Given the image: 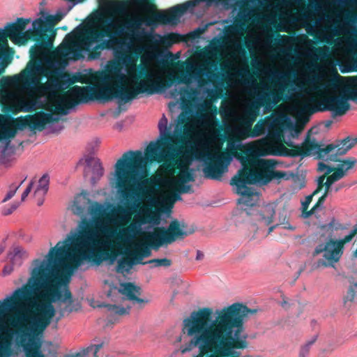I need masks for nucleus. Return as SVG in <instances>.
I'll return each instance as SVG.
<instances>
[{
    "instance_id": "nucleus-1",
    "label": "nucleus",
    "mask_w": 357,
    "mask_h": 357,
    "mask_svg": "<svg viewBox=\"0 0 357 357\" xmlns=\"http://www.w3.org/2000/svg\"><path fill=\"white\" fill-rule=\"evenodd\" d=\"M92 225L82 219L78 231L63 241H59L41 261L36 259L35 266L26 284L15 289L10 296L0 301V324L9 321L16 330L17 337L23 347L26 357H45L41 351L40 336L56 314L52 305L59 302V317L56 321L81 309L67 287L73 271L84 260H92L96 264L102 261H114L116 254L102 252L104 257L93 253L97 244ZM13 351L10 336H0V357H10Z\"/></svg>"
},
{
    "instance_id": "nucleus-2",
    "label": "nucleus",
    "mask_w": 357,
    "mask_h": 357,
    "mask_svg": "<svg viewBox=\"0 0 357 357\" xmlns=\"http://www.w3.org/2000/svg\"><path fill=\"white\" fill-rule=\"evenodd\" d=\"M142 8L146 15L142 18L129 17L124 22L113 17L115 15H125L129 7V0H98L99 5L109 15L102 17L98 28L77 27L68 33L62 43L53 51L55 59L66 62L78 61L88 52L90 59H97L103 50H113L116 58L124 63L131 61V56L126 53L131 43L142 39L143 32L138 29L142 24L146 26L167 24L176 21L188 9V3L170 8L166 13L157 11L153 0H132Z\"/></svg>"
},
{
    "instance_id": "nucleus-3",
    "label": "nucleus",
    "mask_w": 357,
    "mask_h": 357,
    "mask_svg": "<svg viewBox=\"0 0 357 357\" xmlns=\"http://www.w3.org/2000/svg\"><path fill=\"white\" fill-rule=\"evenodd\" d=\"M257 310L236 303L221 310L202 307L192 311L183 321L182 332L190 339L180 347L182 354L198 349L194 357H250L242 355L250 343L245 331V319Z\"/></svg>"
},
{
    "instance_id": "nucleus-4",
    "label": "nucleus",
    "mask_w": 357,
    "mask_h": 357,
    "mask_svg": "<svg viewBox=\"0 0 357 357\" xmlns=\"http://www.w3.org/2000/svg\"><path fill=\"white\" fill-rule=\"evenodd\" d=\"M167 119L163 114L158 123L160 138L151 141L145 149L144 155L141 151H128L123 154L115 165L116 186L120 197L128 204L139 207L141 202L148 199L150 191L146 187L150 181L144 178L148 162H157L170 158V155H180L181 148L167 127Z\"/></svg>"
},
{
    "instance_id": "nucleus-5",
    "label": "nucleus",
    "mask_w": 357,
    "mask_h": 357,
    "mask_svg": "<svg viewBox=\"0 0 357 357\" xmlns=\"http://www.w3.org/2000/svg\"><path fill=\"white\" fill-rule=\"evenodd\" d=\"M33 66L38 75L47 78L46 83L38 86V91L54 96L57 94L62 95L61 101L55 108L50 109V111L62 115L68 114L70 109L79 104L87 103L91 100L105 102L118 98L121 102L126 103L135 98L138 94L146 93L152 95L155 91L153 86L148 84L149 80L139 82L132 91L121 86H117L116 90L113 92L112 88L108 86H72L77 82H84L80 75H70L50 66H43L40 65V61L37 60L33 61Z\"/></svg>"
},
{
    "instance_id": "nucleus-6",
    "label": "nucleus",
    "mask_w": 357,
    "mask_h": 357,
    "mask_svg": "<svg viewBox=\"0 0 357 357\" xmlns=\"http://www.w3.org/2000/svg\"><path fill=\"white\" fill-rule=\"evenodd\" d=\"M228 149L207 153L203 172L206 178L220 180L227 167L235 157L243 167L238 170L231 180L230 184L237 188V194L245 197H252L254 192L248 184H255L263 181L266 183L273 178H283L286 174L282 171L269 170L271 160L260 158L252 146L236 144L228 142Z\"/></svg>"
},
{
    "instance_id": "nucleus-7",
    "label": "nucleus",
    "mask_w": 357,
    "mask_h": 357,
    "mask_svg": "<svg viewBox=\"0 0 357 357\" xmlns=\"http://www.w3.org/2000/svg\"><path fill=\"white\" fill-rule=\"evenodd\" d=\"M88 221V220H86ZM92 225L96 238L98 241L97 244L93 248V252L99 254L102 257V252L109 250L117 255V252L110 249L114 246L112 240L117 241H131L139 236H144L147 243L153 249H158L164 245H169L178 239H183L190 234H193L194 230L185 231L184 229L186 225L184 222H180L174 219L169 223L167 228L164 227H155L152 232H144L142 230V225L151 224L158 226L161 222V211L153 210L148 206H142L140 213L135 215L133 220L126 228L117 231L116 229L107 227L100 226L99 230L105 237L106 240H100L97 234V228Z\"/></svg>"
},
{
    "instance_id": "nucleus-8",
    "label": "nucleus",
    "mask_w": 357,
    "mask_h": 357,
    "mask_svg": "<svg viewBox=\"0 0 357 357\" xmlns=\"http://www.w3.org/2000/svg\"><path fill=\"white\" fill-rule=\"evenodd\" d=\"M61 14L47 15L44 19L39 17L32 22V29L25 30L30 19L18 17L15 22L7 23L0 29V76L12 62L15 50L10 47L8 39L18 46L24 45L29 40L35 44L29 52L31 61H40L53 47L56 35L55 25L61 20Z\"/></svg>"
},
{
    "instance_id": "nucleus-9",
    "label": "nucleus",
    "mask_w": 357,
    "mask_h": 357,
    "mask_svg": "<svg viewBox=\"0 0 357 357\" xmlns=\"http://www.w3.org/2000/svg\"><path fill=\"white\" fill-rule=\"evenodd\" d=\"M121 66L119 63L113 61L109 66L108 73L105 74L101 78L103 84L102 86H108L112 88V91H115L117 89V86H123L126 89L132 91L138 86L139 83L145 80L148 81L149 86H153L155 93L157 91L158 86L163 89H167L171 87L174 83H183L188 84L191 82V77L192 74L190 73L191 69H194L192 71L193 75H200L203 70L198 68H194L192 66H190V70L186 72H181L180 75L170 73L167 75L165 79L158 84L153 80V74L150 72L148 66L146 64L141 63L137 66V74H135L133 77L137 80L135 86L129 89L126 86L123 84L125 79V75L121 73Z\"/></svg>"
},
{
    "instance_id": "nucleus-10",
    "label": "nucleus",
    "mask_w": 357,
    "mask_h": 357,
    "mask_svg": "<svg viewBox=\"0 0 357 357\" xmlns=\"http://www.w3.org/2000/svg\"><path fill=\"white\" fill-rule=\"evenodd\" d=\"M37 75L38 73L33 66V61L21 73L20 81L22 88L27 91L28 100L15 90H4L1 93L0 106L3 114L11 116L20 112H30L38 99L45 95V92H40L36 89L42 84Z\"/></svg>"
},
{
    "instance_id": "nucleus-11",
    "label": "nucleus",
    "mask_w": 357,
    "mask_h": 357,
    "mask_svg": "<svg viewBox=\"0 0 357 357\" xmlns=\"http://www.w3.org/2000/svg\"><path fill=\"white\" fill-rule=\"evenodd\" d=\"M357 144V139L347 137L337 144H329L321 147L314 139H307L301 145H295L292 142L287 143L289 148H283L280 155L288 157H305L310 155L316 159L327 162L340 161V157L345 155Z\"/></svg>"
},
{
    "instance_id": "nucleus-12",
    "label": "nucleus",
    "mask_w": 357,
    "mask_h": 357,
    "mask_svg": "<svg viewBox=\"0 0 357 357\" xmlns=\"http://www.w3.org/2000/svg\"><path fill=\"white\" fill-rule=\"evenodd\" d=\"M349 100L357 101V79L353 86L346 88L338 94H330L324 96L319 106L311 107L305 104L302 110L310 114L330 111L332 112L333 118L341 116L350 109Z\"/></svg>"
},
{
    "instance_id": "nucleus-13",
    "label": "nucleus",
    "mask_w": 357,
    "mask_h": 357,
    "mask_svg": "<svg viewBox=\"0 0 357 357\" xmlns=\"http://www.w3.org/2000/svg\"><path fill=\"white\" fill-rule=\"evenodd\" d=\"M284 90L283 87H280L277 91L259 93L257 95V100L249 105L245 111V116L248 119V121L246 123L245 138L257 137L264 133L265 128L262 123L258 122L252 128V124L258 116L260 107L277 104L282 100Z\"/></svg>"
},
{
    "instance_id": "nucleus-14",
    "label": "nucleus",
    "mask_w": 357,
    "mask_h": 357,
    "mask_svg": "<svg viewBox=\"0 0 357 357\" xmlns=\"http://www.w3.org/2000/svg\"><path fill=\"white\" fill-rule=\"evenodd\" d=\"M356 234L357 227H354L350 233L343 238L335 240L329 238L324 244L321 243L316 246L312 252V256L316 257L321 253H324V255L323 258L318 259L313 264L312 269L315 270L322 267L334 268L335 264L340 261L343 255L344 245L350 242Z\"/></svg>"
},
{
    "instance_id": "nucleus-15",
    "label": "nucleus",
    "mask_w": 357,
    "mask_h": 357,
    "mask_svg": "<svg viewBox=\"0 0 357 357\" xmlns=\"http://www.w3.org/2000/svg\"><path fill=\"white\" fill-rule=\"evenodd\" d=\"M162 167L168 172H174L178 169L177 178L169 181V188H175L176 191L181 193H192L191 185H187L188 182L195 180V170L190 167V163L184 158H181L180 155H172V157L165 159L161 162Z\"/></svg>"
},
{
    "instance_id": "nucleus-16",
    "label": "nucleus",
    "mask_w": 357,
    "mask_h": 357,
    "mask_svg": "<svg viewBox=\"0 0 357 357\" xmlns=\"http://www.w3.org/2000/svg\"><path fill=\"white\" fill-rule=\"evenodd\" d=\"M61 101V98L54 105H51L47 107V109L50 113H47L43 111L36 112L34 114H27L24 116V121L21 124V126L24 127V130L26 128H29L31 130H38L43 131L47 123L58 122L59 121V117L53 116V114H56L50 110L52 108H55V106Z\"/></svg>"
},
{
    "instance_id": "nucleus-17",
    "label": "nucleus",
    "mask_w": 357,
    "mask_h": 357,
    "mask_svg": "<svg viewBox=\"0 0 357 357\" xmlns=\"http://www.w3.org/2000/svg\"><path fill=\"white\" fill-rule=\"evenodd\" d=\"M24 116L17 118L12 117L8 114H0V142L13 139L17 132V130H24V127L21 124L24 121Z\"/></svg>"
},
{
    "instance_id": "nucleus-18",
    "label": "nucleus",
    "mask_w": 357,
    "mask_h": 357,
    "mask_svg": "<svg viewBox=\"0 0 357 357\" xmlns=\"http://www.w3.org/2000/svg\"><path fill=\"white\" fill-rule=\"evenodd\" d=\"M87 204H91L86 208L85 206L80 205L77 202H75L72 207V211L74 214L79 216H84L85 213L88 211L93 218H98L105 213V209L101 204L94 202H91L89 199H86Z\"/></svg>"
},
{
    "instance_id": "nucleus-19",
    "label": "nucleus",
    "mask_w": 357,
    "mask_h": 357,
    "mask_svg": "<svg viewBox=\"0 0 357 357\" xmlns=\"http://www.w3.org/2000/svg\"><path fill=\"white\" fill-rule=\"evenodd\" d=\"M119 292L125 296V299L134 303L142 304L146 303L145 300L139 298L142 293L141 288L132 282L121 283Z\"/></svg>"
},
{
    "instance_id": "nucleus-20",
    "label": "nucleus",
    "mask_w": 357,
    "mask_h": 357,
    "mask_svg": "<svg viewBox=\"0 0 357 357\" xmlns=\"http://www.w3.org/2000/svg\"><path fill=\"white\" fill-rule=\"evenodd\" d=\"M85 162L86 167L84 169V176L86 177L91 173V182L94 185L102 176L104 169L98 158L89 157L86 158Z\"/></svg>"
},
{
    "instance_id": "nucleus-21",
    "label": "nucleus",
    "mask_w": 357,
    "mask_h": 357,
    "mask_svg": "<svg viewBox=\"0 0 357 357\" xmlns=\"http://www.w3.org/2000/svg\"><path fill=\"white\" fill-rule=\"evenodd\" d=\"M339 164L332 172H337L340 174L339 178L342 179L347 175L348 172L353 169L357 163V160L354 157L347 158L337 161Z\"/></svg>"
},
{
    "instance_id": "nucleus-22",
    "label": "nucleus",
    "mask_w": 357,
    "mask_h": 357,
    "mask_svg": "<svg viewBox=\"0 0 357 357\" xmlns=\"http://www.w3.org/2000/svg\"><path fill=\"white\" fill-rule=\"evenodd\" d=\"M278 223L280 226L284 229H288L291 231H294L296 229V227L291 225L289 220L290 218V213L288 211V205L286 203H284L281 207L278 209Z\"/></svg>"
},
{
    "instance_id": "nucleus-23",
    "label": "nucleus",
    "mask_w": 357,
    "mask_h": 357,
    "mask_svg": "<svg viewBox=\"0 0 357 357\" xmlns=\"http://www.w3.org/2000/svg\"><path fill=\"white\" fill-rule=\"evenodd\" d=\"M342 300L344 307L347 309L357 303V281L350 284Z\"/></svg>"
},
{
    "instance_id": "nucleus-24",
    "label": "nucleus",
    "mask_w": 357,
    "mask_h": 357,
    "mask_svg": "<svg viewBox=\"0 0 357 357\" xmlns=\"http://www.w3.org/2000/svg\"><path fill=\"white\" fill-rule=\"evenodd\" d=\"M130 255L132 257L136 264H149L148 261H142V259L144 257H149L151 255V251L147 245L141 244Z\"/></svg>"
},
{
    "instance_id": "nucleus-25",
    "label": "nucleus",
    "mask_w": 357,
    "mask_h": 357,
    "mask_svg": "<svg viewBox=\"0 0 357 357\" xmlns=\"http://www.w3.org/2000/svg\"><path fill=\"white\" fill-rule=\"evenodd\" d=\"M25 255V252L20 247H14L12 250L9 251L8 258L13 265L20 266L22 264L23 257Z\"/></svg>"
},
{
    "instance_id": "nucleus-26",
    "label": "nucleus",
    "mask_w": 357,
    "mask_h": 357,
    "mask_svg": "<svg viewBox=\"0 0 357 357\" xmlns=\"http://www.w3.org/2000/svg\"><path fill=\"white\" fill-rule=\"evenodd\" d=\"M103 344H98L95 345H91L90 347H88L86 349H82V351L77 352L72 355H68L66 357H85L86 355H88L90 352H93L94 357H98V352L100 351V349L102 347Z\"/></svg>"
},
{
    "instance_id": "nucleus-27",
    "label": "nucleus",
    "mask_w": 357,
    "mask_h": 357,
    "mask_svg": "<svg viewBox=\"0 0 357 357\" xmlns=\"http://www.w3.org/2000/svg\"><path fill=\"white\" fill-rule=\"evenodd\" d=\"M50 178L48 175L44 174L38 181V185L34 192V195L38 196L41 194L43 197L48 191Z\"/></svg>"
},
{
    "instance_id": "nucleus-28",
    "label": "nucleus",
    "mask_w": 357,
    "mask_h": 357,
    "mask_svg": "<svg viewBox=\"0 0 357 357\" xmlns=\"http://www.w3.org/2000/svg\"><path fill=\"white\" fill-rule=\"evenodd\" d=\"M134 264H136V263L132 257L120 259L117 263L116 271L121 273L124 271L128 272Z\"/></svg>"
},
{
    "instance_id": "nucleus-29",
    "label": "nucleus",
    "mask_w": 357,
    "mask_h": 357,
    "mask_svg": "<svg viewBox=\"0 0 357 357\" xmlns=\"http://www.w3.org/2000/svg\"><path fill=\"white\" fill-rule=\"evenodd\" d=\"M100 307H105L107 309V311L111 312L112 314H118V315H123L129 314L130 307L125 308L123 307H121L116 305L112 304H102L99 305Z\"/></svg>"
},
{
    "instance_id": "nucleus-30",
    "label": "nucleus",
    "mask_w": 357,
    "mask_h": 357,
    "mask_svg": "<svg viewBox=\"0 0 357 357\" xmlns=\"http://www.w3.org/2000/svg\"><path fill=\"white\" fill-rule=\"evenodd\" d=\"M264 211L266 213L267 216L261 215V220L264 222L266 225H269L273 222L275 209L273 204H268L266 206Z\"/></svg>"
},
{
    "instance_id": "nucleus-31",
    "label": "nucleus",
    "mask_w": 357,
    "mask_h": 357,
    "mask_svg": "<svg viewBox=\"0 0 357 357\" xmlns=\"http://www.w3.org/2000/svg\"><path fill=\"white\" fill-rule=\"evenodd\" d=\"M185 41L183 35L177 33H170L164 37L163 42L167 45H172L175 43Z\"/></svg>"
},
{
    "instance_id": "nucleus-32",
    "label": "nucleus",
    "mask_w": 357,
    "mask_h": 357,
    "mask_svg": "<svg viewBox=\"0 0 357 357\" xmlns=\"http://www.w3.org/2000/svg\"><path fill=\"white\" fill-rule=\"evenodd\" d=\"M337 172H332L330 174H328L326 177V181L324 183L325 188H324V192L326 193H328V195L333 190V188H331L332 185L340 181V178H339V175Z\"/></svg>"
},
{
    "instance_id": "nucleus-33",
    "label": "nucleus",
    "mask_w": 357,
    "mask_h": 357,
    "mask_svg": "<svg viewBox=\"0 0 357 357\" xmlns=\"http://www.w3.org/2000/svg\"><path fill=\"white\" fill-rule=\"evenodd\" d=\"M317 335H314L312 339L303 345L299 351L298 357H307L310 353L311 346L317 341Z\"/></svg>"
},
{
    "instance_id": "nucleus-34",
    "label": "nucleus",
    "mask_w": 357,
    "mask_h": 357,
    "mask_svg": "<svg viewBox=\"0 0 357 357\" xmlns=\"http://www.w3.org/2000/svg\"><path fill=\"white\" fill-rule=\"evenodd\" d=\"M148 263L153 264L152 267H169L172 264V260L167 258L153 259L148 261Z\"/></svg>"
},
{
    "instance_id": "nucleus-35",
    "label": "nucleus",
    "mask_w": 357,
    "mask_h": 357,
    "mask_svg": "<svg viewBox=\"0 0 357 357\" xmlns=\"http://www.w3.org/2000/svg\"><path fill=\"white\" fill-rule=\"evenodd\" d=\"M333 171V169H330V170L328 172H325L323 175L320 176L317 181V188L314 190L313 192V195H317L319 192H320L323 188L324 187L325 188V179H326V177L328 174H330L331 173H332V172Z\"/></svg>"
},
{
    "instance_id": "nucleus-36",
    "label": "nucleus",
    "mask_w": 357,
    "mask_h": 357,
    "mask_svg": "<svg viewBox=\"0 0 357 357\" xmlns=\"http://www.w3.org/2000/svg\"><path fill=\"white\" fill-rule=\"evenodd\" d=\"M322 229L326 230H338L344 229V227L339 222H336V220L333 218L328 224H326L321 226Z\"/></svg>"
},
{
    "instance_id": "nucleus-37",
    "label": "nucleus",
    "mask_w": 357,
    "mask_h": 357,
    "mask_svg": "<svg viewBox=\"0 0 357 357\" xmlns=\"http://www.w3.org/2000/svg\"><path fill=\"white\" fill-rule=\"evenodd\" d=\"M170 189H171V192H170L168 199L171 202V205L169 206L171 208L175 202H176L178 200H181L182 198L181 197V192H178V191H176L175 188H170Z\"/></svg>"
},
{
    "instance_id": "nucleus-38",
    "label": "nucleus",
    "mask_w": 357,
    "mask_h": 357,
    "mask_svg": "<svg viewBox=\"0 0 357 357\" xmlns=\"http://www.w3.org/2000/svg\"><path fill=\"white\" fill-rule=\"evenodd\" d=\"M19 188L20 185L15 186L14 184H12L10 186V190L7 192L6 197L3 199V202H6L13 197Z\"/></svg>"
},
{
    "instance_id": "nucleus-39",
    "label": "nucleus",
    "mask_w": 357,
    "mask_h": 357,
    "mask_svg": "<svg viewBox=\"0 0 357 357\" xmlns=\"http://www.w3.org/2000/svg\"><path fill=\"white\" fill-rule=\"evenodd\" d=\"M189 91L186 87H181L180 89H174L171 91V96L172 98H176L178 95H188Z\"/></svg>"
},
{
    "instance_id": "nucleus-40",
    "label": "nucleus",
    "mask_w": 357,
    "mask_h": 357,
    "mask_svg": "<svg viewBox=\"0 0 357 357\" xmlns=\"http://www.w3.org/2000/svg\"><path fill=\"white\" fill-rule=\"evenodd\" d=\"M323 206V204L317 202L314 206L307 212H306L305 217L307 218L310 215L314 214L317 210L321 209Z\"/></svg>"
},
{
    "instance_id": "nucleus-41",
    "label": "nucleus",
    "mask_w": 357,
    "mask_h": 357,
    "mask_svg": "<svg viewBox=\"0 0 357 357\" xmlns=\"http://www.w3.org/2000/svg\"><path fill=\"white\" fill-rule=\"evenodd\" d=\"M34 181H31L27 188L25 189V190L23 192L21 197L22 202L24 201L26 197L29 195V194L31 192L33 185H34Z\"/></svg>"
},
{
    "instance_id": "nucleus-42",
    "label": "nucleus",
    "mask_w": 357,
    "mask_h": 357,
    "mask_svg": "<svg viewBox=\"0 0 357 357\" xmlns=\"http://www.w3.org/2000/svg\"><path fill=\"white\" fill-rule=\"evenodd\" d=\"M15 266L13 264L6 265L3 268L2 275L3 276L10 275L13 272Z\"/></svg>"
},
{
    "instance_id": "nucleus-43",
    "label": "nucleus",
    "mask_w": 357,
    "mask_h": 357,
    "mask_svg": "<svg viewBox=\"0 0 357 357\" xmlns=\"http://www.w3.org/2000/svg\"><path fill=\"white\" fill-rule=\"evenodd\" d=\"M20 204L18 202L13 203L10 208L5 209L3 211L4 215H8L11 214L13 211H15L19 206Z\"/></svg>"
},
{
    "instance_id": "nucleus-44",
    "label": "nucleus",
    "mask_w": 357,
    "mask_h": 357,
    "mask_svg": "<svg viewBox=\"0 0 357 357\" xmlns=\"http://www.w3.org/2000/svg\"><path fill=\"white\" fill-rule=\"evenodd\" d=\"M330 169H335V167L327 165L324 162H320L318 163L317 170L319 172H323L326 169V172H328L330 170Z\"/></svg>"
},
{
    "instance_id": "nucleus-45",
    "label": "nucleus",
    "mask_w": 357,
    "mask_h": 357,
    "mask_svg": "<svg viewBox=\"0 0 357 357\" xmlns=\"http://www.w3.org/2000/svg\"><path fill=\"white\" fill-rule=\"evenodd\" d=\"M312 83V80L310 79H308L305 82H299L296 84V86H298V88L301 90H303L304 89L307 85H309Z\"/></svg>"
},
{
    "instance_id": "nucleus-46",
    "label": "nucleus",
    "mask_w": 357,
    "mask_h": 357,
    "mask_svg": "<svg viewBox=\"0 0 357 357\" xmlns=\"http://www.w3.org/2000/svg\"><path fill=\"white\" fill-rule=\"evenodd\" d=\"M202 30H201L200 29H198L197 30H196L195 31H192V32L189 33L188 36L189 38H190L191 39H195L196 38H197L199 36V35L200 33H202Z\"/></svg>"
},
{
    "instance_id": "nucleus-47",
    "label": "nucleus",
    "mask_w": 357,
    "mask_h": 357,
    "mask_svg": "<svg viewBox=\"0 0 357 357\" xmlns=\"http://www.w3.org/2000/svg\"><path fill=\"white\" fill-rule=\"evenodd\" d=\"M315 195H313V193L309 196H307L306 197V199H305V202L303 204V208L304 209H305L308 205L310 204V203L312 202V197L314 196Z\"/></svg>"
},
{
    "instance_id": "nucleus-48",
    "label": "nucleus",
    "mask_w": 357,
    "mask_h": 357,
    "mask_svg": "<svg viewBox=\"0 0 357 357\" xmlns=\"http://www.w3.org/2000/svg\"><path fill=\"white\" fill-rule=\"evenodd\" d=\"M328 195V193H326L324 192V194L319 198L317 202L324 204Z\"/></svg>"
},
{
    "instance_id": "nucleus-49",
    "label": "nucleus",
    "mask_w": 357,
    "mask_h": 357,
    "mask_svg": "<svg viewBox=\"0 0 357 357\" xmlns=\"http://www.w3.org/2000/svg\"><path fill=\"white\" fill-rule=\"evenodd\" d=\"M305 270V266H301L299 270L297 271L296 273V277H295V279H294V282L299 278V276L301 275V273Z\"/></svg>"
},
{
    "instance_id": "nucleus-50",
    "label": "nucleus",
    "mask_w": 357,
    "mask_h": 357,
    "mask_svg": "<svg viewBox=\"0 0 357 357\" xmlns=\"http://www.w3.org/2000/svg\"><path fill=\"white\" fill-rule=\"evenodd\" d=\"M203 258H204V254L201 251L197 250V256H196V259L197 260H202Z\"/></svg>"
},
{
    "instance_id": "nucleus-51",
    "label": "nucleus",
    "mask_w": 357,
    "mask_h": 357,
    "mask_svg": "<svg viewBox=\"0 0 357 357\" xmlns=\"http://www.w3.org/2000/svg\"><path fill=\"white\" fill-rule=\"evenodd\" d=\"M278 226H280L278 224H276V225H272L269 228H268V234H270L273 230L274 229H275L276 227H278Z\"/></svg>"
},
{
    "instance_id": "nucleus-52",
    "label": "nucleus",
    "mask_w": 357,
    "mask_h": 357,
    "mask_svg": "<svg viewBox=\"0 0 357 357\" xmlns=\"http://www.w3.org/2000/svg\"><path fill=\"white\" fill-rule=\"evenodd\" d=\"M329 86L332 88H336L337 87V82L335 79H332L329 82Z\"/></svg>"
},
{
    "instance_id": "nucleus-53",
    "label": "nucleus",
    "mask_w": 357,
    "mask_h": 357,
    "mask_svg": "<svg viewBox=\"0 0 357 357\" xmlns=\"http://www.w3.org/2000/svg\"><path fill=\"white\" fill-rule=\"evenodd\" d=\"M8 84V79L7 78H2L0 79V84L1 86L6 85Z\"/></svg>"
},
{
    "instance_id": "nucleus-54",
    "label": "nucleus",
    "mask_w": 357,
    "mask_h": 357,
    "mask_svg": "<svg viewBox=\"0 0 357 357\" xmlns=\"http://www.w3.org/2000/svg\"><path fill=\"white\" fill-rule=\"evenodd\" d=\"M332 123H333V121L328 120V121H325V123H324L325 127L330 128L331 126Z\"/></svg>"
},
{
    "instance_id": "nucleus-55",
    "label": "nucleus",
    "mask_w": 357,
    "mask_h": 357,
    "mask_svg": "<svg viewBox=\"0 0 357 357\" xmlns=\"http://www.w3.org/2000/svg\"><path fill=\"white\" fill-rule=\"evenodd\" d=\"M343 187H344V185H339L338 186L335 187L333 190L335 192H338V191H339L342 188H343Z\"/></svg>"
},
{
    "instance_id": "nucleus-56",
    "label": "nucleus",
    "mask_w": 357,
    "mask_h": 357,
    "mask_svg": "<svg viewBox=\"0 0 357 357\" xmlns=\"http://www.w3.org/2000/svg\"><path fill=\"white\" fill-rule=\"evenodd\" d=\"M357 19V15H355V14H351L350 16H349V20L351 21H354Z\"/></svg>"
},
{
    "instance_id": "nucleus-57",
    "label": "nucleus",
    "mask_w": 357,
    "mask_h": 357,
    "mask_svg": "<svg viewBox=\"0 0 357 357\" xmlns=\"http://www.w3.org/2000/svg\"><path fill=\"white\" fill-rule=\"evenodd\" d=\"M5 250V246L3 245H0V255H1Z\"/></svg>"
},
{
    "instance_id": "nucleus-58",
    "label": "nucleus",
    "mask_w": 357,
    "mask_h": 357,
    "mask_svg": "<svg viewBox=\"0 0 357 357\" xmlns=\"http://www.w3.org/2000/svg\"><path fill=\"white\" fill-rule=\"evenodd\" d=\"M352 257L354 258H357V249L353 252Z\"/></svg>"
},
{
    "instance_id": "nucleus-59",
    "label": "nucleus",
    "mask_w": 357,
    "mask_h": 357,
    "mask_svg": "<svg viewBox=\"0 0 357 357\" xmlns=\"http://www.w3.org/2000/svg\"><path fill=\"white\" fill-rule=\"evenodd\" d=\"M119 211L120 213H124L126 211H125V209L121 207V208H119Z\"/></svg>"
},
{
    "instance_id": "nucleus-60",
    "label": "nucleus",
    "mask_w": 357,
    "mask_h": 357,
    "mask_svg": "<svg viewBox=\"0 0 357 357\" xmlns=\"http://www.w3.org/2000/svg\"><path fill=\"white\" fill-rule=\"evenodd\" d=\"M26 178H27V177H26V176H25V178H24L22 181H20V183L18 185H20V186L22 185V183L26 181Z\"/></svg>"
},
{
    "instance_id": "nucleus-61",
    "label": "nucleus",
    "mask_w": 357,
    "mask_h": 357,
    "mask_svg": "<svg viewBox=\"0 0 357 357\" xmlns=\"http://www.w3.org/2000/svg\"><path fill=\"white\" fill-rule=\"evenodd\" d=\"M43 199L39 200L38 202V205L41 206L43 204Z\"/></svg>"
},
{
    "instance_id": "nucleus-62",
    "label": "nucleus",
    "mask_w": 357,
    "mask_h": 357,
    "mask_svg": "<svg viewBox=\"0 0 357 357\" xmlns=\"http://www.w3.org/2000/svg\"><path fill=\"white\" fill-rule=\"evenodd\" d=\"M287 305V302L286 301H284L282 303V305L283 307H284V305Z\"/></svg>"
},
{
    "instance_id": "nucleus-63",
    "label": "nucleus",
    "mask_w": 357,
    "mask_h": 357,
    "mask_svg": "<svg viewBox=\"0 0 357 357\" xmlns=\"http://www.w3.org/2000/svg\"><path fill=\"white\" fill-rule=\"evenodd\" d=\"M278 136H279L280 137H282V133H281V132H278Z\"/></svg>"
},
{
    "instance_id": "nucleus-64",
    "label": "nucleus",
    "mask_w": 357,
    "mask_h": 357,
    "mask_svg": "<svg viewBox=\"0 0 357 357\" xmlns=\"http://www.w3.org/2000/svg\"><path fill=\"white\" fill-rule=\"evenodd\" d=\"M61 29H63V30H66L67 27L66 26H63Z\"/></svg>"
}]
</instances>
